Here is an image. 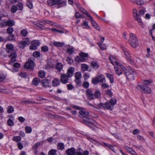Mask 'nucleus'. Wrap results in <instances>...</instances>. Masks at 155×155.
<instances>
[{
    "label": "nucleus",
    "instance_id": "1",
    "mask_svg": "<svg viewBox=\"0 0 155 155\" xmlns=\"http://www.w3.org/2000/svg\"><path fill=\"white\" fill-rule=\"evenodd\" d=\"M124 73L125 74L127 78L129 81H132L134 79V77L136 75L135 71L130 68L127 69L123 65H120Z\"/></svg>",
    "mask_w": 155,
    "mask_h": 155
},
{
    "label": "nucleus",
    "instance_id": "2",
    "mask_svg": "<svg viewBox=\"0 0 155 155\" xmlns=\"http://www.w3.org/2000/svg\"><path fill=\"white\" fill-rule=\"evenodd\" d=\"M109 59L112 64L114 65L117 66V67H115L114 69L116 73L118 75H120L122 73V69L120 67V65H122L120 64L118 62L116 61V59L112 55L110 56Z\"/></svg>",
    "mask_w": 155,
    "mask_h": 155
},
{
    "label": "nucleus",
    "instance_id": "3",
    "mask_svg": "<svg viewBox=\"0 0 155 155\" xmlns=\"http://www.w3.org/2000/svg\"><path fill=\"white\" fill-rule=\"evenodd\" d=\"M129 42L130 45L133 48H136L139 45L138 40L136 36L133 33L130 34Z\"/></svg>",
    "mask_w": 155,
    "mask_h": 155
},
{
    "label": "nucleus",
    "instance_id": "4",
    "mask_svg": "<svg viewBox=\"0 0 155 155\" xmlns=\"http://www.w3.org/2000/svg\"><path fill=\"white\" fill-rule=\"evenodd\" d=\"M106 81L104 76L101 75L92 79V82L93 84H96L98 83H103Z\"/></svg>",
    "mask_w": 155,
    "mask_h": 155
},
{
    "label": "nucleus",
    "instance_id": "5",
    "mask_svg": "<svg viewBox=\"0 0 155 155\" xmlns=\"http://www.w3.org/2000/svg\"><path fill=\"white\" fill-rule=\"evenodd\" d=\"M116 103V100L114 98H111L109 102L105 103L106 109L109 110H112L114 105Z\"/></svg>",
    "mask_w": 155,
    "mask_h": 155
},
{
    "label": "nucleus",
    "instance_id": "6",
    "mask_svg": "<svg viewBox=\"0 0 155 155\" xmlns=\"http://www.w3.org/2000/svg\"><path fill=\"white\" fill-rule=\"evenodd\" d=\"M80 56L76 57L75 59V61L78 62L85 61L86 60V57L88 56V54H87L80 53Z\"/></svg>",
    "mask_w": 155,
    "mask_h": 155
},
{
    "label": "nucleus",
    "instance_id": "7",
    "mask_svg": "<svg viewBox=\"0 0 155 155\" xmlns=\"http://www.w3.org/2000/svg\"><path fill=\"white\" fill-rule=\"evenodd\" d=\"M51 80V78L50 76L46 78L43 79L41 81L43 86L45 87H50Z\"/></svg>",
    "mask_w": 155,
    "mask_h": 155
},
{
    "label": "nucleus",
    "instance_id": "8",
    "mask_svg": "<svg viewBox=\"0 0 155 155\" xmlns=\"http://www.w3.org/2000/svg\"><path fill=\"white\" fill-rule=\"evenodd\" d=\"M30 42L28 38H25L23 40L20 42L19 44V47L21 48H24L27 45H29Z\"/></svg>",
    "mask_w": 155,
    "mask_h": 155
},
{
    "label": "nucleus",
    "instance_id": "9",
    "mask_svg": "<svg viewBox=\"0 0 155 155\" xmlns=\"http://www.w3.org/2000/svg\"><path fill=\"white\" fill-rule=\"evenodd\" d=\"M133 15L134 16L135 19L137 20L139 23H140V25H141L143 28H144V25L143 24L141 23V19L140 18V15H138L136 9H135L133 10Z\"/></svg>",
    "mask_w": 155,
    "mask_h": 155
},
{
    "label": "nucleus",
    "instance_id": "10",
    "mask_svg": "<svg viewBox=\"0 0 155 155\" xmlns=\"http://www.w3.org/2000/svg\"><path fill=\"white\" fill-rule=\"evenodd\" d=\"M63 2L61 0H48L47 1L48 4L50 6H52L55 5H61Z\"/></svg>",
    "mask_w": 155,
    "mask_h": 155
},
{
    "label": "nucleus",
    "instance_id": "11",
    "mask_svg": "<svg viewBox=\"0 0 155 155\" xmlns=\"http://www.w3.org/2000/svg\"><path fill=\"white\" fill-rule=\"evenodd\" d=\"M40 43L39 41L35 40L31 42V45L30 46V49L31 50H36L38 47L39 46Z\"/></svg>",
    "mask_w": 155,
    "mask_h": 155
},
{
    "label": "nucleus",
    "instance_id": "12",
    "mask_svg": "<svg viewBox=\"0 0 155 155\" xmlns=\"http://www.w3.org/2000/svg\"><path fill=\"white\" fill-rule=\"evenodd\" d=\"M94 93H93L91 89H87L86 95L88 100H91L94 99Z\"/></svg>",
    "mask_w": 155,
    "mask_h": 155
},
{
    "label": "nucleus",
    "instance_id": "13",
    "mask_svg": "<svg viewBox=\"0 0 155 155\" xmlns=\"http://www.w3.org/2000/svg\"><path fill=\"white\" fill-rule=\"evenodd\" d=\"M87 16L89 18V20L90 21L94 28L97 30H99L100 28L99 26H98L96 21L93 19L92 17L91 16V15L87 13Z\"/></svg>",
    "mask_w": 155,
    "mask_h": 155
},
{
    "label": "nucleus",
    "instance_id": "14",
    "mask_svg": "<svg viewBox=\"0 0 155 155\" xmlns=\"http://www.w3.org/2000/svg\"><path fill=\"white\" fill-rule=\"evenodd\" d=\"M68 75L66 74H61L60 77V79L61 82L64 84H66L67 83L68 80V78L70 77H68Z\"/></svg>",
    "mask_w": 155,
    "mask_h": 155
},
{
    "label": "nucleus",
    "instance_id": "15",
    "mask_svg": "<svg viewBox=\"0 0 155 155\" xmlns=\"http://www.w3.org/2000/svg\"><path fill=\"white\" fill-rule=\"evenodd\" d=\"M34 66V62L32 60H30L25 64L24 65V67L28 69H32L33 68Z\"/></svg>",
    "mask_w": 155,
    "mask_h": 155
},
{
    "label": "nucleus",
    "instance_id": "16",
    "mask_svg": "<svg viewBox=\"0 0 155 155\" xmlns=\"http://www.w3.org/2000/svg\"><path fill=\"white\" fill-rule=\"evenodd\" d=\"M17 56V53L15 52H13L8 55V57H10L11 59V61L10 62V64H11L12 62H14L16 61V58Z\"/></svg>",
    "mask_w": 155,
    "mask_h": 155
},
{
    "label": "nucleus",
    "instance_id": "17",
    "mask_svg": "<svg viewBox=\"0 0 155 155\" xmlns=\"http://www.w3.org/2000/svg\"><path fill=\"white\" fill-rule=\"evenodd\" d=\"M42 24L38 23L37 25L38 27L42 29H43L44 28V26H43V25H45L46 24H50L51 25H53V22L49 21H43L42 22Z\"/></svg>",
    "mask_w": 155,
    "mask_h": 155
},
{
    "label": "nucleus",
    "instance_id": "18",
    "mask_svg": "<svg viewBox=\"0 0 155 155\" xmlns=\"http://www.w3.org/2000/svg\"><path fill=\"white\" fill-rule=\"evenodd\" d=\"M75 150L73 147L68 149L66 150V153L67 155H74L75 153Z\"/></svg>",
    "mask_w": 155,
    "mask_h": 155
},
{
    "label": "nucleus",
    "instance_id": "19",
    "mask_svg": "<svg viewBox=\"0 0 155 155\" xmlns=\"http://www.w3.org/2000/svg\"><path fill=\"white\" fill-rule=\"evenodd\" d=\"M74 71V68L72 67L69 68L67 71V74L68 75V77H71L73 75Z\"/></svg>",
    "mask_w": 155,
    "mask_h": 155
},
{
    "label": "nucleus",
    "instance_id": "20",
    "mask_svg": "<svg viewBox=\"0 0 155 155\" xmlns=\"http://www.w3.org/2000/svg\"><path fill=\"white\" fill-rule=\"evenodd\" d=\"M133 3H136L138 5H142L144 4L145 0H130Z\"/></svg>",
    "mask_w": 155,
    "mask_h": 155
},
{
    "label": "nucleus",
    "instance_id": "21",
    "mask_svg": "<svg viewBox=\"0 0 155 155\" xmlns=\"http://www.w3.org/2000/svg\"><path fill=\"white\" fill-rule=\"evenodd\" d=\"M137 89L139 90L142 93H145V87L144 85L139 84L137 86Z\"/></svg>",
    "mask_w": 155,
    "mask_h": 155
},
{
    "label": "nucleus",
    "instance_id": "22",
    "mask_svg": "<svg viewBox=\"0 0 155 155\" xmlns=\"http://www.w3.org/2000/svg\"><path fill=\"white\" fill-rule=\"evenodd\" d=\"M79 113L81 115H82V118L84 120L85 118H87V117L89 116V113L88 112L84 110H82L79 111Z\"/></svg>",
    "mask_w": 155,
    "mask_h": 155
},
{
    "label": "nucleus",
    "instance_id": "23",
    "mask_svg": "<svg viewBox=\"0 0 155 155\" xmlns=\"http://www.w3.org/2000/svg\"><path fill=\"white\" fill-rule=\"evenodd\" d=\"M6 47L7 49V51L8 53H9L13 50L14 46L12 44H7L6 45Z\"/></svg>",
    "mask_w": 155,
    "mask_h": 155
},
{
    "label": "nucleus",
    "instance_id": "24",
    "mask_svg": "<svg viewBox=\"0 0 155 155\" xmlns=\"http://www.w3.org/2000/svg\"><path fill=\"white\" fill-rule=\"evenodd\" d=\"M28 34V30L25 29H23L20 31V35L23 37H25L27 36Z\"/></svg>",
    "mask_w": 155,
    "mask_h": 155
},
{
    "label": "nucleus",
    "instance_id": "25",
    "mask_svg": "<svg viewBox=\"0 0 155 155\" xmlns=\"http://www.w3.org/2000/svg\"><path fill=\"white\" fill-rule=\"evenodd\" d=\"M52 83L53 86L56 87L59 85L60 81L58 79L56 78L52 81Z\"/></svg>",
    "mask_w": 155,
    "mask_h": 155
},
{
    "label": "nucleus",
    "instance_id": "26",
    "mask_svg": "<svg viewBox=\"0 0 155 155\" xmlns=\"http://www.w3.org/2000/svg\"><path fill=\"white\" fill-rule=\"evenodd\" d=\"M63 67V65L61 63H58L56 65V68L59 71L62 70Z\"/></svg>",
    "mask_w": 155,
    "mask_h": 155
},
{
    "label": "nucleus",
    "instance_id": "27",
    "mask_svg": "<svg viewBox=\"0 0 155 155\" xmlns=\"http://www.w3.org/2000/svg\"><path fill=\"white\" fill-rule=\"evenodd\" d=\"M91 65L94 69H97L99 67V65L97 62L93 61L91 63Z\"/></svg>",
    "mask_w": 155,
    "mask_h": 155
},
{
    "label": "nucleus",
    "instance_id": "28",
    "mask_svg": "<svg viewBox=\"0 0 155 155\" xmlns=\"http://www.w3.org/2000/svg\"><path fill=\"white\" fill-rule=\"evenodd\" d=\"M107 77L110 80V82L111 83H113L114 81V77L112 75L109 73H106Z\"/></svg>",
    "mask_w": 155,
    "mask_h": 155
},
{
    "label": "nucleus",
    "instance_id": "29",
    "mask_svg": "<svg viewBox=\"0 0 155 155\" xmlns=\"http://www.w3.org/2000/svg\"><path fill=\"white\" fill-rule=\"evenodd\" d=\"M93 120H92L89 119V121H86L85 124L89 127H90L91 128H92L94 126V125L93 123L92 122H93Z\"/></svg>",
    "mask_w": 155,
    "mask_h": 155
},
{
    "label": "nucleus",
    "instance_id": "30",
    "mask_svg": "<svg viewBox=\"0 0 155 155\" xmlns=\"http://www.w3.org/2000/svg\"><path fill=\"white\" fill-rule=\"evenodd\" d=\"M13 67L14 69L12 70V71L13 72H16L17 71V70L15 69V68H19L20 67V65L18 63L16 62L14 64Z\"/></svg>",
    "mask_w": 155,
    "mask_h": 155
},
{
    "label": "nucleus",
    "instance_id": "31",
    "mask_svg": "<svg viewBox=\"0 0 155 155\" xmlns=\"http://www.w3.org/2000/svg\"><path fill=\"white\" fill-rule=\"evenodd\" d=\"M6 23L7 26H11L14 25L15 21L12 20H8L6 21Z\"/></svg>",
    "mask_w": 155,
    "mask_h": 155
},
{
    "label": "nucleus",
    "instance_id": "32",
    "mask_svg": "<svg viewBox=\"0 0 155 155\" xmlns=\"http://www.w3.org/2000/svg\"><path fill=\"white\" fill-rule=\"evenodd\" d=\"M54 45L57 47H60L63 46L64 44L59 42L54 41L53 43Z\"/></svg>",
    "mask_w": 155,
    "mask_h": 155
},
{
    "label": "nucleus",
    "instance_id": "33",
    "mask_svg": "<svg viewBox=\"0 0 155 155\" xmlns=\"http://www.w3.org/2000/svg\"><path fill=\"white\" fill-rule=\"evenodd\" d=\"M8 39L9 41H16L15 36L12 34H9L8 37Z\"/></svg>",
    "mask_w": 155,
    "mask_h": 155
},
{
    "label": "nucleus",
    "instance_id": "34",
    "mask_svg": "<svg viewBox=\"0 0 155 155\" xmlns=\"http://www.w3.org/2000/svg\"><path fill=\"white\" fill-rule=\"evenodd\" d=\"M40 82V80L39 78H35L33 80L32 83L35 85H37Z\"/></svg>",
    "mask_w": 155,
    "mask_h": 155
},
{
    "label": "nucleus",
    "instance_id": "35",
    "mask_svg": "<svg viewBox=\"0 0 155 155\" xmlns=\"http://www.w3.org/2000/svg\"><path fill=\"white\" fill-rule=\"evenodd\" d=\"M96 108H104V109H106L105 104H104L103 103H101L98 104L96 105Z\"/></svg>",
    "mask_w": 155,
    "mask_h": 155
},
{
    "label": "nucleus",
    "instance_id": "36",
    "mask_svg": "<svg viewBox=\"0 0 155 155\" xmlns=\"http://www.w3.org/2000/svg\"><path fill=\"white\" fill-rule=\"evenodd\" d=\"M101 95L100 92L99 90H97L94 93V99L95 97L98 98L100 97Z\"/></svg>",
    "mask_w": 155,
    "mask_h": 155
},
{
    "label": "nucleus",
    "instance_id": "37",
    "mask_svg": "<svg viewBox=\"0 0 155 155\" xmlns=\"http://www.w3.org/2000/svg\"><path fill=\"white\" fill-rule=\"evenodd\" d=\"M74 77L75 79H80L81 77V73L79 72L76 73L75 74Z\"/></svg>",
    "mask_w": 155,
    "mask_h": 155
},
{
    "label": "nucleus",
    "instance_id": "38",
    "mask_svg": "<svg viewBox=\"0 0 155 155\" xmlns=\"http://www.w3.org/2000/svg\"><path fill=\"white\" fill-rule=\"evenodd\" d=\"M7 112L8 113H12L14 111V108L12 106H8L7 107Z\"/></svg>",
    "mask_w": 155,
    "mask_h": 155
},
{
    "label": "nucleus",
    "instance_id": "39",
    "mask_svg": "<svg viewBox=\"0 0 155 155\" xmlns=\"http://www.w3.org/2000/svg\"><path fill=\"white\" fill-rule=\"evenodd\" d=\"M81 69L83 71H85L88 70V66L87 65L85 64H81Z\"/></svg>",
    "mask_w": 155,
    "mask_h": 155
},
{
    "label": "nucleus",
    "instance_id": "40",
    "mask_svg": "<svg viewBox=\"0 0 155 155\" xmlns=\"http://www.w3.org/2000/svg\"><path fill=\"white\" fill-rule=\"evenodd\" d=\"M58 148L59 150H63L64 148V143H59L58 144Z\"/></svg>",
    "mask_w": 155,
    "mask_h": 155
},
{
    "label": "nucleus",
    "instance_id": "41",
    "mask_svg": "<svg viewBox=\"0 0 155 155\" xmlns=\"http://www.w3.org/2000/svg\"><path fill=\"white\" fill-rule=\"evenodd\" d=\"M27 6L30 8H31L33 7L32 1L31 0H28L26 3Z\"/></svg>",
    "mask_w": 155,
    "mask_h": 155
},
{
    "label": "nucleus",
    "instance_id": "42",
    "mask_svg": "<svg viewBox=\"0 0 155 155\" xmlns=\"http://www.w3.org/2000/svg\"><path fill=\"white\" fill-rule=\"evenodd\" d=\"M20 103L21 104H34V102L32 101H30L23 100L21 101Z\"/></svg>",
    "mask_w": 155,
    "mask_h": 155
},
{
    "label": "nucleus",
    "instance_id": "43",
    "mask_svg": "<svg viewBox=\"0 0 155 155\" xmlns=\"http://www.w3.org/2000/svg\"><path fill=\"white\" fill-rule=\"evenodd\" d=\"M68 63L70 64H72L73 63V60L72 58L70 57H68L66 59Z\"/></svg>",
    "mask_w": 155,
    "mask_h": 155
},
{
    "label": "nucleus",
    "instance_id": "44",
    "mask_svg": "<svg viewBox=\"0 0 155 155\" xmlns=\"http://www.w3.org/2000/svg\"><path fill=\"white\" fill-rule=\"evenodd\" d=\"M13 28L10 27H9L7 29V33L9 34H12L13 32Z\"/></svg>",
    "mask_w": 155,
    "mask_h": 155
},
{
    "label": "nucleus",
    "instance_id": "45",
    "mask_svg": "<svg viewBox=\"0 0 155 155\" xmlns=\"http://www.w3.org/2000/svg\"><path fill=\"white\" fill-rule=\"evenodd\" d=\"M45 75V72L43 71H40L38 73L39 77L41 78H44Z\"/></svg>",
    "mask_w": 155,
    "mask_h": 155
},
{
    "label": "nucleus",
    "instance_id": "46",
    "mask_svg": "<svg viewBox=\"0 0 155 155\" xmlns=\"http://www.w3.org/2000/svg\"><path fill=\"white\" fill-rule=\"evenodd\" d=\"M13 140L14 141L18 142L21 140V137L20 136H15L13 137Z\"/></svg>",
    "mask_w": 155,
    "mask_h": 155
},
{
    "label": "nucleus",
    "instance_id": "47",
    "mask_svg": "<svg viewBox=\"0 0 155 155\" xmlns=\"http://www.w3.org/2000/svg\"><path fill=\"white\" fill-rule=\"evenodd\" d=\"M56 150L54 149H51L50 150L49 152V155H55L56 153Z\"/></svg>",
    "mask_w": 155,
    "mask_h": 155
},
{
    "label": "nucleus",
    "instance_id": "48",
    "mask_svg": "<svg viewBox=\"0 0 155 155\" xmlns=\"http://www.w3.org/2000/svg\"><path fill=\"white\" fill-rule=\"evenodd\" d=\"M7 124L10 126H12L14 125V123L12 120L10 119L8 120L7 122Z\"/></svg>",
    "mask_w": 155,
    "mask_h": 155
},
{
    "label": "nucleus",
    "instance_id": "49",
    "mask_svg": "<svg viewBox=\"0 0 155 155\" xmlns=\"http://www.w3.org/2000/svg\"><path fill=\"white\" fill-rule=\"evenodd\" d=\"M18 75L22 78H25L27 77L26 73L24 72H20L18 74Z\"/></svg>",
    "mask_w": 155,
    "mask_h": 155
},
{
    "label": "nucleus",
    "instance_id": "50",
    "mask_svg": "<svg viewBox=\"0 0 155 155\" xmlns=\"http://www.w3.org/2000/svg\"><path fill=\"white\" fill-rule=\"evenodd\" d=\"M124 51L125 54L126 56V58L129 61L131 59L130 58V56L127 52H126V51L124 50Z\"/></svg>",
    "mask_w": 155,
    "mask_h": 155
},
{
    "label": "nucleus",
    "instance_id": "51",
    "mask_svg": "<svg viewBox=\"0 0 155 155\" xmlns=\"http://www.w3.org/2000/svg\"><path fill=\"white\" fill-rule=\"evenodd\" d=\"M25 132L28 133H31L32 131L31 128L29 127H26L25 128Z\"/></svg>",
    "mask_w": 155,
    "mask_h": 155
},
{
    "label": "nucleus",
    "instance_id": "52",
    "mask_svg": "<svg viewBox=\"0 0 155 155\" xmlns=\"http://www.w3.org/2000/svg\"><path fill=\"white\" fill-rule=\"evenodd\" d=\"M82 26L84 28H89L88 23L86 21H84L82 25Z\"/></svg>",
    "mask_w": 155,
    "mask_h": 155
},
{
    "label": "nucleus",
    "instance_id": "53",
    "mask_svg": "<svg viewBox=\"0 0 155 155\" xmlns=\"http://www.w3.org/2000/svg\"><path fill=\"white\" fill-rule=\"evenodd\" d=\"M0 26L2 27H3L7 26L6 21L5 20L2 21L0 23Z\"/></svg>",
    "mask_w": 155,
    "mask_h": 155
},
{
    "label": "nucleus",
    "instance_id": "54",
    "mask_svg": "<svg viewBox=\"0 0 155 155\" xmlns=\"http://www.w3.org/2000/svg\"><path fill=\"white\" fill-rule=\"evenodd\" d=\"M98 45L101 49L105 50L106 49V46L105 44H99Z\"/></svg>",
    "mask_w": 155,
    "mask_h": 155
},
{
    "label": "nucleus",
    "instance_id": "55",
    "mask_svg": "<svg viewBox=\"0 0 155 155\" xmlns=\"http://www.w3.org/2000/svg\"><path fill=\"white\" fill-rule=\"evenodd\" d=\"M48 50V47L46 46H44L41 47V50L44 52H46Z\"/></svg>",
    "mask_w": 155,
    "mask_h": 155
},
{
    "label": "nucleus",
    "instance_id": "56",
    "mask_svg": "<svg viewBox=\"0 0 155 155\" xmlns=\"http://www.w3.org/2000/svg\"><path fill=\"white\" fill-rule=\"evenodd\" d=\"M82 86L85 88H87L89 86V83L87 81L84 82L83 83Z\"/></svg>",
    "mask_w": 155,
    "mask_h": 155
},
{
    "label": "nucleus",
    "instance_id": "57",
    "mask_svg": "<svg viewBox=\"0 0 155 155\" xmlns=\"http://www.w3.org/2000/svg\"><path fill=\"white\" fill-rule=\"evenodd\" d=\"M17 9V7L16 6L13 5L11 7V11L12 12H15Z\"/></svg>",
    "mask_w": 155,
    "mask_h": 155
},
{
    "label": "nucleus",
    "instance_id": "58",
    "mask_svg": "<svg viewBox=\"0 0 155 155\" xmlns=\"http://www.w3.org/2000/svg\"><path fill=\"white\" fill-rule=\"evenodd\" d=\"M5 78V76L3 74H0V82L2 81Z\"/></svg>",
    "mask_w": 155,
    "mask_h": 155
},
{
    "label": "nucleus",
    "instance_id": "59",
    "mask_svg": "<svg viewBox=\"0 0 155 155\" xmlns=\"http://www.w3.org/2000/svg\"><path fill=\"white\" fill-rule=\"evenodd\" d=\"M40 53L38 51H35L33 53V56L34 57H38L40 56Z\"/></svg>",
    "mask_w": 155,
    "mask_h": 155
},
{
    "label": "nucleus",
    "instance_id": "60",
    "mask_svg": "<svg viewBox=\"0 0 155 155\" xmlns=\"http://www.w3.org/2000/svg\"><path fill=\"white\" fill-rule=\"evenodd\" d=\"M41 144V143L40 142H37V143L35 144L34 145L33 147V148L35 150H36L37 147L39 146Z\"/></svg>",
    "mask_w": 155,
    "mask_h": 155
},
{
    "label": "nucleus",
    "instance_id": "61",
    "mask_svg": "<svg viewBox=\"0 0 155 155\" xmlns=\"http://www.w3.org/2000/svg\"><path fill=\"white\" fill-rule=\"evenodd\" d=\"M102 84L101 85V86L102 88L103 89H105L106 88H108L109 87V86L107 85L106 83H102Z\"/></svg>",
    "mask_w": 155,
    "mask_h": 155
},
{
    "label": "nucleus",
    "instance_id": "62",
    "mask_svg": "<svg viewBox=\"0 0 155 155\" xmlns=\"http://www.w3.org/2000/svg\"><path fill=\"white\" fill-rule=\"evenodd\" d=\"M145 13V10L144 9H141L139 11V14L140 16H143Z\"/></svg>",
    "mask_w": 155,
    "mask_h": 155
},
{
    "label": "nucleus",
    "instance_id": "63",
    "mask_svg": "<svg viewBox=\"0 0 155 155\" xmlns=\"http://www.w3.org/2000/svg\"><path fill=\"white\" fill-rule=\"evenodd\" d=\"M124 148L129 153H130L131 151H132V149L130 148V147L127 146H125Z\"/></svg>",
    "mask_w": 155,
    "mask_h": 155
},
{
    "label": "nucleus",
    "instance_id": "64",
    "mask_svg": "<svg viewBox=\"0 0 155 155\" xmlns=\"http://www.w3.org/2000/svg\"><path fill=\"white\" fill-rule=\"evenodd\" d=\"M80 11L84 14H86L87 15V13L89 14L87 11L82 8L80 7L79 8Z\"/></svg>",
    "mask_w": 155,
    "mask_h": 155
}]
</instances>
